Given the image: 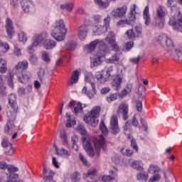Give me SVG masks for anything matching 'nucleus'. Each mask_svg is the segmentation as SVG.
<instances>
[{"label":"nucleus","mask_w":182,"mask_h":182,"mask_svg":"<svg viewBox=\"0 0 182 182\" xmlns=\"http://www.w3.org/2000/svg\"><path fill=\"white\" fill-rule=\"evenodd\" d=\"M9 105L11 106L12 110L7 112V116L9 117V121L7 122L5 127L4 132L6 134H12L14 133V128L15 125L14 124V122H15L16 119V109H18V103L16 102V95L10 94L9 95Z\"/></svg>","instance_id":"1"},{"label":"nucleus","mask_w":182,"mask_h":182,"mask_svg":"<svg viewBox=\"0 0 182 182\" xmlns=\"http://www.w3.org/2000/svg\"><path fill=\"white\" fill-rule=\"evenodd\" d=\"M100 129L102 132V135H100L98 138L94 139V146L97 151L96 156L97 157H100V149L102 150H105L106 149V140L103 136H107L109 134V130L107 127H106L105 122L102 121L100 122Z\"/></svg>","instance_id":"2"},{"label":"nucleus","mask_w":182,"mask_h":182,"mask_svg":"<svg viewBox=\"0 0 182 182\" xmlns=\"http://www.w3.org/2000/svg\"><path fill=\"white\" fill-rule=\"evenodd\" d=\"M68 32V29H66V26H65V22L62 19L57 20L55 21V25L54 26V30L51 33V36L55 41L58 42H62V41L65 40L66 36V33Z\"/></svg>","instance_id":"3"},{"label":"nucleus","mask_w":182,"mask_h":182,"mask_svg":"<svg viewBox=\"0 0 182 182\" xmlns=\"http://www.w3.org/2000/svg\"><path fill=\"white\" fill-rule=\"evenodd\" d=\"M100 115V107H95L90 113L87 114L84 117V121L87 124L92 126V127H96L99 124V116Z\"/></svg>","instance_id":"4"},{"label":"nucleus","mask_w":182,"mask_h":182,"mask_svg":"<svg viewBox=\"0 0 182 182\" xmlns=\"http://www.w3.org/2000/svg\"><path fill=\"white\" fill-rule=\"evenodd\" d=\"M110 53V48L109 46H105L102 50H100L96 55L93 57H91V66L95 68L96 66H99V65H102V63L106 58V54Z\"/></svg>","instance_id":"5"},{"label":"nucleus","mask_w":182,"mask_h":182,"mask_svg":"<svg viewBox=\"0 0 182 182\" xmlns=\"http://www.w3.org/2000/svg\"><path fill=\"white\" fill-rule=\"evenodd\" d=\"M85 80L86 83H89L91 85V87L92 88V91H87V88L86 87H84L82 92L84 95H86L89 99H93L95 96H96V85L95 82H93V75L92 73H87L85 75Z\"/></svg>","instance_id":"6"},{"label":"nucleus","mask_w":182,"mask_h":182,"mask_svg":"<svg viewBox=\"0 0 182 182\" xmlns=\"http://www.w3.org/2000/svg\"><path fill=\"white\" fill-rule=\"evenodd\" d=\"M136 9H137V6L136 4H133L131 6L130 12L127 16V18L125 20H119L117 22V26H124V25H133L134 21H136Z\"/></svg>","instance_id":"7"},{"label":"nucleus","mask_w":182,"mask_h":182,"mask_svg":"<svg viewBox=\"0 0 182 182\" xmlns=\"http://www.w3.org/2000/svg\"><path fill=\"white\" fill-rule=\"evenodd\" d=\"M166 16V11H164V8L161 6H159L156 8V13L154 20L155 26H158L161 29L164 27V22Z\"/></svg>","instance_id":"8"},{"label":"nucleus","mask_w":182,"mask_h":182,"mask_svg":"<svg viewBox=\"0 0 182 182\" xmlns=\"http://www.w3.org/2000/svg\"><path fill=\"white\" fill-rule=\"evenodd\" d=\"M161 169L156 164H150L147 170L149 174H154L149 179V182L160 181L161 176H160V171Z\"/></svg>","instance_id":"9"},{"label":"nucleus","mask_w":182,"mask_h":182,"mask_svg":"<svg viewBox=\"0 0 182 182\" xmlns=\"http://www.w3.org/2000/svg\"><path fill=\"white\" fill-rule=\"evenodd\" d=\"M91 25L93 26L92 22L85 21V23L78 28L77 36L80 41H86V38H87V33L89 32V28H90Z\"/></svg>","instance_id":"10"},{"label":"nucleus","mask_w":182,"mask_h":182,"mask_svg":"<svg viewBox=\"0 0 182 182\" xmlns=\"http://www.w3.org/2000/svg\"><path fill=\"white\" fill-rule=\"evenodd\" d=\"M106 42L112 48L114 52H120V46L116 42V36L113 31H109L107 36L105 38Z\"/></svg>","instance_id":"11"},{"label":"nucleus","mask_w":182,"mask_h":182,"mask_svg":"<svg viewBox=\"0 0 182 182\" xmlns=\"http://www.w3.org/2000/svg\"><path fill=\"white\" fill-rule=\"evenodd\" d=\"M109 130L112 134L116 136L120 132V128L119 127V119L117 116L112 115L109 123Z\"/></svg>","instance_id":"12"},{"label":"nucleus","mask_w":182,"mask_h":182,"mask_svg":"<svg viewBox=\"0 0 182 182\" xmlns=\"http://www.w3.org/2000/svg\"><path fill=\"white\" fill-rule=\"evenodd\" d=\"M178 21H176V18L171 17L169 18L168 24L171 25L175 31L182 33V14H180V12H178Z\"/></svg>","instance_id":"13"},{"label":"nucleus","mask_w":182,"mask_h":182,"mask_svg":"<svg viewBox=\"0 0 182 182\" xmlns=\"http://www.w3.org/2000/svg\"><path fill=\"white\" fill-rule=\"evenodd\" d=\"M126 14H127V6L124 5L112 10L110 15L112 18H119L126 16Z\"/></svg>","instance_id":"14"},{"label":"nucleus","mask_w":182,"mask_h":182,"mask_svg":"<svg viewBox=\"0 0 182 182\" xmlns=\"http://www.w3.org/2000/svg\"><path fill=\"white\" fill-rule=\"evenodd\" d=\"M156 41L164 48H165V46H173L171 38H168L166 34H162L156 37Z\"/></svg>","instance_id":"15"},{"label":"nucleus","mask_w":182,"mask_h":182,"mask_svg":"<svg viewBox=\"0 0 182 182\" xmlns=\"http://www.w3.org/2000/svg\"><path fill=\"white\" fill-rule=\"evenodd\" d=\"M129 105L124 103V102H122L121 104H119L118 110H117V114H119V116H122V119L124 120H127V119H129Z\"/></svg>","instance_id":"16"},{"label":"nucleus","mask_w":182,"mask_h":182,"mask_svg":"<svg viewBox=\"0 0 182 182\" xmlns=\"http://www.w3.org/2000/svg\"><path fill=\"white\" fill-rule=\"evenodd\" d=\"M33 46H39L41 43H44L45 41L48 39V33L46 31H43V33L40 34H36L33 38Z\"/></svg>","instance_id":"17"},{"label":"nucleus","mask_w":182,"mask_h":182,"mask_svg":"<svg viewBox=\"0 0 182 182\" xmlns=\"http://www.w3.org/2000/svg\"><path fill=\"white\" fill-rule=\"evenodd\" d=\"M123 80V75H117L111 82L112 89L119 92L122 89V82Z\"/></svg>","instance_id":"18"},{"label":"nucleus","mask_w":182,"mask_h":182,"mask_svg":"<svg viewBox=\"0 0 182 182\" xmlns=\"http://www.w3.org/2000/svg\"><path fill=\"white\" fill-rule=\"evenodd\" d=\"M90 28H92V36H99L102 35V33H105V32H107V27L106 26H101L99 25L95 24L93 23V25L90 26Z\"/></svg>","instance_id":"19"},{"label":"nucleus","mask_w":182,"mask_h":182,"mask_svg":"<svg viewBox=\"0 0 182 182\" xmlns=\"http://www.w3.org/2000/svg\"><path fill=\"white\" fill-rule=\"evenodd\" d=\"M6 30L9 39H12L15 30H14V23L11 18H7L6 20Z\"/></svg>","instance_id":"20"},{"label":"nucleus","mask_w":182,"mask_h":182,"mask_svg":"<svg viewBox=\"0 0 182 182\" xmlns=\"http://www.w3.org/2000/svg\"><path fill=\"white\" fill-rule=\"evenodd\" d=\"M29 66V63L27 60L18 62L14 68L15 74L21 73L23 70H26Z\"/></svg>","instance_id":"21"},{"label":"nucleus","mask_w":182,"mask_h":182,"mask_svg":"<svg viewBox=\"0 0 182 182\" xmlns=\"http://www.w3.org/2000/svg\"><path fill=\"white\" fill-rule=\"evenodd\" d=\"M0 170H7L9 173H16L18 171L19 168L15 167L13 165H9L6 162L4 161H0Z\"/></svg>","instance_id":"22"},{"label":"nucleus","mask_w":182,"mask_h":182,"mask_svg":"<svg viewBox=\"0 0 182 182\" xmlns=\"http://www.w3.org/2000/svg\"><path fill=\"white\" fill-rule=\"evenodd\" d=\"M82 144L84 149L87 152L89 157H95V151L93 150V146H92L90 142L84 139Z\"/></svg>","instance_id":"23"},{"label":"nucleus","mask_w":182,"mask_h":182,"mask_svg":"<svg viewBox=\"0 0 182 182\" xmlns=\"http://www.w3.org/2000/svg\"><path fill=\"white\" fill-rule=\"evenodd\" d=\"M17 76V79L20 83H27V82L29 81V79H31V73L26 72V73H18L16 74Z\"/></svg>","instance_id":"24"},{"label":"nucleus","mask_w":182,"mask_h":182,"mask_svg":"<svg viewBox=\"0 0 182 182\" xmlns=\"http://www.w3.org/2000/svg\"><path fill=\"white\" fill-rule=\"evenodd\" d=\"M69 107L73 109V112L77 114L82 112L83 108L82 107V104L80 102H71L69 103Z\"/></svg>","instance_id":"25"},{"label":"nucleus","mask_w":182,"mask_h":182,"mask_svg":"<svg viewBox=\"0 0 182 182\" xmlns=\"http://www.w3.org/2000/svg\"><path fill=\"white\" fill-rule=\"evenodd\" d=\"M23 11L26 12V14H29V12H35V6L33 3L30 1H26L24 4L22 6Z\"/></svg>","instance_id":"26"},{"label":"nucleus","mask_w":182,"mask_h":182,"mask_svg":"<svg viewBox=\"0 0 182 182\" xmlns=\"http://www.w3.org/2000/svg\"><path fill=\"white\" fill-rule=\"evenodd\" d=\"M120 56H122V53L117 52L114 53L111 58H107V63H113L114 65H117L120 60Z\"/></svg>","instance_id":"27"},{"label":"nucleus","mask_w":182,"mask_h":182,"mask_svg":"<svg viewBox=\"0 0 182 182\" xmlns=\"http://www.w3.org/2000/svg\"><path fill=\"white\" fill-rule=\"evenodd\" d=\"M129 166H131L132 168L138 170V171H143V162H141V161H134L132 159H130L129 161Z\"/></svg>","instance_id":"28"},{"label":"nucleus","mask_w":182,"mask_h":182,"mask_svg":"<svg viewBox=\"0 0 182 182\" xmlns=\"http://www.w3.org/2000/svg\"><path fill=\"white\" fill-rule=\"evenodd\" d=\"M143 19L146 26H149L151 23V18H150V13L149 11V6H145L143 11Z\"/></svg>","instance_id":"29"},{"label":"nucleus","mask_w":182,"mask_h":182,"mask_svg":"<svg viewBox=\"0 0 182 182\" xmlns=\"http://www.w3.org/2000/svg\"><path fill=\"white\" fill-rule=\"evenodd\" d=\"M46 173H48V168H46V166L43 165V176L44 181L47 182H52L53 181V174H55V172L53 171H50L49 174L50 176H46Z\"/></svg>","instance_id":"30"},{"label":"nucleus","mask_w":182,"mask_h":182,"mask_svg":"<svg viewBox=\"0 0 182 182\" xmlns=\"http://www.w3.org/2000/svg\"><path fill=\"white\" fill-rule=\"evenodd\" d=\"M95 78L99 85H103L107 80H109V78L105 75H103V73L100 71L95 73Z\"/></svg>","instance_id":"31"},{"label":"nucleus","mask_w":182,"mask_h":182,"mask_svg":"<svg viewBox=\"0 0 182 182\" xmlns=\"http://www.w3.org/2000/svg\"><path fill=\"white\" fill-rule=\"evenodd\" d=\"M102 19V16L100 15H95L93 16V21L90 20V14H85V22H92L94 25H99V22H100Z\"/></svg>","instance_id":"32"},{"label":"nucleus","mask_w":182,"mask_h":182,"mask_svg":"<svg viewBox=\"0 0 182 182\" xmlns=\"http://www.w3.org/2000/svg\"><path fill=\"white\" fill-rule=\"evenodd\" d=\"M97 46V41H93L91 42L89 45L86 46L85 47V50L87 52V53H91V52H93L95 49H96V47Z\"/></svg>","instance_id":"33"},{"label":"nucleus","mask_w":182,"mask_h":182,"mask_svg":"<svg viewBox=\"0 0 182 182\" xmlns=\"http://www.w3.org/2000/svg\"><path fill=\"white\" fill-rule=\"evenodd\" d=\"M95 4L98 5L100 9H106V8H109V0H94Z\"/></svg>","instance_id":"34"},{"label":"nucleus","mask_w":182,"mask_h":182,"mask_svg":"<svg viewBox=\"0 0 182 182\" xmlns=\"http://www.w3.org/2000/svg\"><path fill=\"white\" fill-rule=\"evenodd\" d=\"M7 182H22V181L20 179L19 175L11 172L8 177Z\"/></svg>","instance_id":"35"},{"label":"nucleus","mask_w":182,"mask_h":182,"mask_svg":"<svg viewBox=\"0 0 182 182\" xmlns=\"http://www.w3.org/2000/svg\"><path fill=\"white\" fill-rule=\"evenodd\" d=\"M53 148L55 150L56 154H58V156H70V152H69V151H68L63 148L58 149V146H56V145H54Z\"/></svg>","instance_id":"36"},{"label":"nucleus","mask_w":182,"mask_h":182,"mask_svg":"<svg viewBox=\"0 0 182 182\" xmlns=\"http://www.w3.org/2000/svg\"><path fill=\"white\" fill-rule=\"evenodd\" d=\"M43 46L45 49H47V50L53 49V48L56 46V42H55L53 40H47L46 38L43 43Z\"/></svg>","instance_id":"37"},{"label":"nucleus","mask_w":182,"mask_h":182,"mask_svg":"<svg viewBox=\"0 0 182 182\" xmlns=\"http://www.w3.org/2000/svg\"><path fill=\"white\" fill-rule=\"evenodd\" d=\"M136 178L137 180H139V181L146 182L149 180V174L146 173V172L144 173L140 172L137 173Z\"/></svg>","instance_id":"38"},{"label":"nucleus","mask_w":182,"mask_h":182,"mask_svg":"<svg viewBox=\"0 0 182 182\" xmlns=\"http://www.w3.org/2000/svg\"><path fill=\"white\" fill-rule=\"evenodd\" d=\"M77 80H79V71L76 70L72 73L70 85H73V83H77Z\"/></svg>","instance_id":"39"},{"label":"nucleus","mask_w":182,"mask_h":182,"mask_svg":"<svg viewBox=\"0 0 182 182\" xmlns=\"http://www.w3.org/2000/svg\"><path fill=\"white\" fill-rule=\"evenodd\" d=\"M0 73L1 75H4V73H6L8 72V66L6 60H2L1 62H0Z\"/></svg>","instance_id":"40"},{"label":"nucleus","mask_w":182,"mask_h":182,"mask_svg":"<svg viewBox=\"0 0 182 182\" xmlns=\"http://www.w3.org/2000/svg\"><path fill=\"white\" fill-rule=\"evenodd\" d=\"M176 5H177V4L176 3V1H174V0H168L167 6H169L171 8V10L172 11V12L174 11V9H176L178 11V16L181 14L180 9L176 7ZM173 8H174V9H173Z\"/></svg>","instance_id":"41"},{"label":"nucleus","mask_w":182,"mask_h":182,"mask_svg":"<svg viewBox=\"0 0 182 182\" xmlns=\"http://www.w3.org/2000/svg\"><path fill=\"white\" fill-rule=\"evenodd\" d=\"M73 3H65V4H61L60 8V9L68 11V12H72V9H73Z\"/></svg>","instance_id":"42"},{"label":"nucleus","mask_w":182,"mask_h":182,"mask_svg":"<svg viewBox=\"0 0 182 182\" xmlns=\"http://www.w3.org/2000/svg\"><path fill=\"white\" fill-rule=\"evenodd\" d=\"M128 139L129 140H131V146L135 151H139V147L137 146V144L136 143V139L133 138V136L132 134H128Z\"/></svg>","instance_id":"43"},{"label":"nucleus","mask_w":182,"mask_h":182,"mask_svg":"<svg viewBox=\"0 0 182 182\" xmlns=\"http://www.w3.org/2000/svg\"><path fill=\"white\" fill-rule=\"evenodd\" d=\"M18 41H20V42H23V43H26L28 41V36L24 31H21L20 33H18Z\"/></svg>","instance_id":"44"},{"label":"nucleus","mask_w":182,"mask_h":182,"mask_svg":"<svg viewBox=\"0 0 182 182\" xmlns=\"http://www.w3.org/2000/svg\"><path fill=\"white\" fill-rule=\"evenodd\" d=\"M0 50L4 53L9 50V44L4 41H0Z\"/></svg>","instance_id":"45"},{"label":"nucleus","mask_w":182,"mask_h":182,"mask_svg":"<svg viewBox=\"0 0 182 182\" xmlns=\"http://www.w3.org/2000/svg\"><path fill=\"white\" fill-rule=\"evenodd\" d=\"M77 132L80 133L82 136H86L87 134V132L86 131V128L85 125L80 124L77 127Z\"/></svg>","instance_id":"46"},{"label":"nucleus","mask_w":182,"mask_h":182,"mask_svg":"<svg viewBox=\"0 0 182 182\" xmlns=\"http://www.w3.org/2000/svg\"><path fill=\"white\" fill-rule=\"evenodd\" d=\"M65 117L67 118L66 127H72V126L76 124V121L70 120V115L68 113L66 114Z\"/></svg>","instance_id":"47"},{"label":"nucleus","mask_w":182,"mask_h":182,"mask_svg":"<svg viewBox=\"0 0 182 182\" xmlns=\"http://www.w3.org/2000/svg\"><path fill=\"white\" fill-rule=\"evenodd\" d=\"M14 151L13 145H9L7 147L4 148V153L6 156H12Z\"/></svg>","instance_id":"48"},{"label":"nucleus","mask_w":182,"mask_h":182,"mask_svg":"<svg viewBox=\"0 0 182 182\" xmlns=\"http://www.w3.org/2000/svg\"><path fill=\"white\" fill-rule=\"evenodd\" d=\"M120 153H122L123 156H127V157H132V156H133V151L131 149H126L122 148L120 149Z\"/></svg>","instance_id":"49"},{"label":"nucleus","mask_w":182,"mask_h":182,"mask_svg":"<svg viewBox=\"0 0 182 182\" xmlns=\"http://www.w3.org/2000/svg\"><path fill=\"white\" fill-rule=\"evenodd\" d=\"M133 46H134V43L133 41L127 42L124 46V50H125V52H129V50H130Z\"/></svg>","instance_id":"50"},{"label":"nucleus","mask_w":182,"mask_h":182,"mask_svg":"<svg viewBox=\"0 0 182 182\" xmlns=\"http://www.w3.org/2000/svg\"><path fill=\"white\" fill-rule=\"evenodd\" d=\"M71 180L73 182L80 181V173L75 172L71 175Z\"/></svg>","instance_id":"51"},{"label":"nucleus","mask_w":182,"mask_h":182,"mask_svg":"<svg viewBox=\"0 0 182 182\" xmlns=\"http://www.w3.org/2000/svg\"><path fill=\"white\" fill-rule=\"evenodd\" d=\"M126 35L127 36L129 39L133 40L136 38V33H134V31H133V29H129L127 31Z\"/></svg>","instance_id":"52"},{"label":"nucleus","mask_w":182,"mask_h":182,"mask_svg":"<svg viewBox=\"0 0 182 182\" xmlns=\"http://www.w3.org/2000/svg\"><path fill=\"white\" fill-rule=\"evenodd\" d=\"M113 72V68L112 66L108 67L106 70V77L108 78V80H110L112 79V73Z\"/></svg>","instance_id":"53"},{"label":"nucleus","mask_w":182,"mask_h":182,"mask_svg":"<svg viewBox=\"0 0 182 182\" xmlns=\"http://www.w3.org/2000/svg\"><path fill=\"white\" fill-rule=\"evenodd\" d=\"M117 99V93L111 94L109 97H107V102L108 103H112V102H114Z\"/></svg>","instance_id":"54"},{"label":"nucleus","mask_w":182,"mask_h":182,"mask_svg":"<svg viewBox=\"0 0 182 182\" xmlns=\"http://www.w3.org/2000/svg\"><path fill=\"white\" fill-rule=\"evenodd\" d=\"M110 21H112V17H110L109 15L107 16V18H104V25L102 26H105L107 28V31L109 29Z\"/></svg>","instance_id":"55"},{"label":"nucleus","mask_w":182,"mask_h":182,"mask_svg":"<svg viewBox=\"0 0 182 182\" xmlns=\"http://www.w3.org/2000/svg\"><path fill=\"white\" fill-rule=\"evenodd\" d=\"M29 62L31 65H38V57H36V55H31L29 58Z\"/></svg>","instance_id":"56"},{"label":"nucleus","mask_w":182,"mask_h":182,"mask_svg":"<svg viewBox=\"0 0 182 182\" xmlns=\"http://www.w3.org/2000/svg\"><path fill=\"white\" fill-rule=\"evenodd\" d=\"M7 84L11 87V89H14V75H11L10 74V77H8L7 79Z\"/></svg>","instance_id":"57"},{"label":"nucleus","mask_w":182,"mask_h":182,"mask_svg":"<svg viewBox=\"0 0 182 182\" xmlns=\"http://www.w3.org/2000/svg\"><path fill=\"white\" fill-rule=\"evenodd\" d=\"M42 59L44 62L49 63L50 62V58L49 57V54L46 52H43L42 53Z\"/></svg>","instance_id":"58"},{"label":"nucleus","mask_w":182,"mask_h":182,"mask_svg":"<svg viewBox=\"0 0 182 182\" xmlns=\"http://www.w3.org/2000/svg\"><path fill=\"white\" fill-rule=\"evenodd\" d=\"M9 145H12V144H11L9 141H8V138L4 137L3 138V140L1 141V146L2 147H4V149H6V147H8V146Z\"/></svg>","instance_id":"59"},{"label":"nucleus","mask_w":182,"mask_h":182,"mask_svg":"<svg viewBox=\"0 0 182 182\" xmlns=\"http://www.w3.org/2000/svg\"><path fill=\"white\" fill-rule=\"evenodd\" d=\"M0 96L1 97L6 96V87L5 85H0Z\"/></svg>","instance_id":"60"},{"label":"nucleus","mask_w":182,"mask_h":182,"mask_svg":"<svg viewBox=\"0 0 182 182\" xmlns=\"http://www.w3.org/2000/svg\"><path fill=\"white\" fill-rule=\"evenodd\" d=\"M134 29L138 35L141 34V32H143V27L141 26V24H136L134 27Z\"/></svg>","instance_id":"61"},{"label":"nucleus","mask_w":182,"mask_h":182,"mask_svg":"<svg viewBox=\"0 0 182 182\" xmlns=\"http://www.w3.org/2000/svg\"><path fill=\"white\" fill-rule=\"evenodd\" d=\"M97 174V170L96 168H91L87 173V177H92V176H96Z\"/></svg>","instance_id":"62"},{"label":"nucleus","mask_w":182,"mask_h":182,"mask_svg":"<svg viewBox=\"0 0 182 182\" xmlns=\"http://www.w3.org/2000/svg\"><path fill=\"white\" fill-rule=\"evenodd\" d=\"M123 129L125 132H130L132 130V124H130V122L127 121L124 125Z\"/></svg>","instance_id":"63"},{"label":"nucleus","mask_w":182,"mask_h":182,"mask_svg":"<svg viewBox=\"0 0 182 182\" xmlns=\"http://www.w3.org/2000/svg\"><path fill=\"white\" fill-rule=\"evenodd\" d=\"M112 180H114V177L112 176H102V181L104 182H109V181H112Z\"/></svg>","instance_id":"64"}]
</instances>
